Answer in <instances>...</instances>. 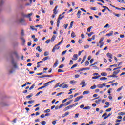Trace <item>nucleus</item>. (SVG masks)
Masks as SVG:
<instances>
[{"label":"nucleus","instance_id":"nucleus-20","mask_svg":"<svg viewBox=\"0 0 125 125\" xmlns=\"http://www.w3.org/2000/svg\"><path fill=\"white\" fill-rule=\"evenodd\" d=\"M113 15H115V16H116L117 17H120L121 16V14H117L115 12L113 13Z\"/></svg>","mask_w":125,"mask_h":125},{"label":"nucleus","instance_id":"nucleus-48","mask_svg":"<svg viewBox=\"0 0 125 125\" xmlns=\"http://www.w3.org/2000/svg\"><path fill=\"white\" fill-rule=\"evenodd\" d=\"M14 71V70H13V68H11V70H10L9 71V72L10 74H12V73H13Z\"/></svg>","mask_w":125,"mask_h":125},{"label":"nucleus","instance_id":"nucleus-6","mask_svg":"<svg viewBox=\"0 0 125 125\" xmlns=\"http://www.w3.org/2000/svg\"><path fill=\"white\" fill-rule=\"evenodd\" d=\"M72 106L71 105H69L64 109V111H68V110H70V109H72Z\"/></svg>","mask_w":125,"mask_h":125},{"label":"nucleus","instance_id":"nucleus-26","mask_svg":"<svg viewBox=\"0 0 125 125\" xmlns=\"http://www.w3.org/2000/svg\"><path fill=\"white\" fill-rule=\"evenodd\" d=\"M21 39L22 40L23 43H25V42H26V40L24 39L23 37H21Z\"/></svg>","mask_w":125,"mask_h":125},{"label":"nucleus","instance_id":"nucleus-38","mask_svg":"<svg viewBox=\"0 0 125 125\" xmlns=\"http://www.w3.org/2000/svg\"><path fill=\"white\" fill-rule=\"evenodd\" d=\"M48 58H49V57H45L42 59V61H45L47 60V59H48Z\"/></svg>","mask_w":125,"mask_h":125},{"label":"nucleus","instance_id":"nucleus-24","mask_svg":"<svg viewBox=\"0 0 125 125\" xmlns=\"http://www.w3.org/2000/svg\"><path fill=\"white\" fill-rule=\"evenodd\" d=\"M76 37V34L74 31H72L71 33V38H75Z\"/></svg>","mask_w":125,"mask_h":125},{"label":"nucleus","instance_id":"nucleus-50","mask_svg":"<svg viewBox=\"0 0 125 125\" xmlns=\"http://www.w3.org/2000/svg\"><path fill=\"white\" fill-rule=\"evenodd\" d=\"M91 10H96V7H91L90 8Z\"/></svg>","mask_w":125,"mask_h":125},{"label":"nucleus","instance_id":"nucleus-7","mask_svg":"<svg viewBox=\"0 0 125 125\" xmlns=\"http://www.w3.org/2000/svg\"><path fill=\"white\" fill-rule=\"evenodd\" d=\"M80 85H82V87L83 88L86 84H85V82L82 81L81 83H80Z\"/></svg>","mask_w":125,"mask_h":125},{"label":"nucleus","instance_id":"nucleus-10","mask_svg":"<svg viewBox=\"0 0 125 125\" xmlns=\"http://www.w3.org/2000/svg\"><path fill=\"white\" fill-rule=\"evenodd\" d=\"M55 39H56V36H55V35H53L50 41H51L52 42H53Z\"/></svg>","mask_w":125,"mask_h":125},{"label":"nucleus","instance_id":"nucleus-44","mask_svg":"<svg viewBox=\"0 0 125 125\" xmlns=\"http://www.w3.org/2000/svg\"><path fill=\"white\" fill-rule=\"evenodd\" d=\"M98 63V62H96L90 65V67H91V66H94L95 65H97Z\"/></svg>","mask_w":125,"mask_h":125},{"label":"nucleus","instance_id":"nucleus-29","mask_svg":"<svg viewBox=\"0 0 125 125\" xmlns=\"http://www.w3.org/2000/svg\"><path fill=\"white\" fill-rule=\"evenodd\" d=\"M73 24H74V21H71L69 29H71L72 27H73Z\"/></svg>","mask_w":125,"mask_h":125},{"label":"nucleus","instance_id":"nucleus-27","mask_svg":"<svg viewBox=\"0 0 125 125\" xmlns=\"http://www.w3.org/2000/svg\"><path fill=\"white\" fill-rule=\"evenodd\" d=\"M103 41H104V37H102L100 39V40L99 42V43H102L101 42H103Z\"/></svg>","mask_w":125,"mask_h":125},{"label":"nucleus","instance_id":"nucleus-51","mask_svg":"<svg viewBox=\"0 0 125 125\" xmlns=\"http://www.w3.org/2000/svg\"><path fill=\"white\" fill-rule=\"evenodd\" d=\"M62 68H64V64H61L59 66V69H62Z\"/></svg>","mask_w":125,"mask_h":125},{"label":"nucleus","instance_id":"nucleus-15","mask_svg":"<svg viewBox=\"0 0 125 125\" xmlns=\"http://www.w3.org/2000/svg\"><path fill=\"white\" fill-rule=\"evenodd\" d=\"M101 76H103V77H107V73L106 72H102L101 73Z\"/></svg>","mask_w":125,"mask_h":125},{"label":"nucleus","instance_id":"nucleus-22","mask_svg":"<svg viewBox=\"0 0 125 125\" xmlns=\"http://www.w3.org/2000/svg\"><path fill=\"white\" fill-rule=\"evenodd\" d=\"M72 102H73V100H70L68 102H66V106H68V105H70V104H71Z\"/></svg>","mask_w":125,"mask_h":125},{"label":"nucleus","instance_id":"nucleus-12","mask_svg":"<svg viewBox=\"0 0 125 125\" xmlns=\"http://www.w3.org/2000/svg\"><path fill=\"white\" fill-rule=\"evenodd\" d=\"M73 57L74 58H72V60H78V55L77 54H74L73 55Z\"/></svg>","mask_w":125,"mask_h":125},{"label":"nucleus","instance_id":"nucleus-41","mask_svg":"<svg viewBox=\"0 0 125 125\" xmlns=\"http://www.w3.org/2000/svg\"><path fill=\"white\" fill-rule=\"evenodd\" d=\"M50 112V109H48L44 111V113H49Z\"/></svg>","mask_w":125,"mask_h":125},{"label":"nucleus","instance_id":"nucleus-49","mask_svg":"<svg viewBox=\"0 0 125 125\" xmlns=\"http://www.w3.org/2000/svg\"><path fill=\"white\" fill-rule=\"evenodd\" d=\"M43 91H40L37 94H36V96H39V95L41 93H43Z\"/></svg>","mask_w":125,"mask_h":125},{"label":"nucleus","instance_id":"nucleus-63","mask_svg":"<svg viewBox=\"0 0 125 125\" xmlns=\"http://www.w3.org/2000/svg\"><path fill=\"white\" fill-rule=\"evenodd\" d=\"M63 27L65 28V29H67V28H68V24H64Z\"/></svg>","mask_w":125,"mask_h":125},{"label":"nucleus","instance_id":"nucleus-35","mask_svg":"<svg viewBox=\"0 0 125 125\" xmlns=\"http://www.w3.org/2000/svg\"><path fill=\"white\" fill-rule=\"evenodd\" d=\"M80 98L79 97H77L75 100H74V102H78L79 100H80Z\"/></svg>","mask_w":125,"mask_h":125},{"label":"nucleus","instance_id":"nucleus-3","mask_svg":"<svg viewBox=\"0 0 125 125\" xmlns=\"http://www.w3.org/2000/svg\"><path fill=\"white\" fill-rule=\"evenodd\" d=\"M58 64H59L58 60L56 59V61L55 62V63L54 64V65L53 66V68H56V67H57V66H58Z\"/></svg>","mask_w":125,"mask_h":125},{"label":"nucleus","instance_id":"nucleus-32","mask_svg":"<svg viewBox=\"0 0 125 125\" xmlns=\"http://www.w3.org/2000/svg\"><path fill=\"white\" fill-rule=\"evenodd\" d=\"M61 15H60L59 17H58V19H60V20H61V19H62V18H64V17H65V16H62L61 17Z\"/></svg>","mask_w":125,"mask_h":125},{"label":"nucleus","instance_id":"nucleus-52","mask_svg":"<svg viewBox=\"0 0 125 125\" xmlns=\"http://www.w3.org/2000/svg\"><path fill=\"white\" fill-rule=\"evenodd\" d=\"M78 104H79V103H76L71 105V106H72V108H73V107H76V106H77V105H78Z\"/></svg>","mask_w":125,"mask_h":125},{"label":"nucleus","instance_id":"nucleus-34","mask_svg":"<svg viewBox=\"0 0 125 125\" xmlns=\"http://www.w3.org/2000/svg\"><path fill=\"white\" fill-rule=\"evenodd\" d=\"M96 88V85H94L90 87V89H95Z\"/></svg>","mask_w":125,"mask_h":125},{"label":"nucleus","instance_id":"nucleus-13","mask_svg":"<svg viewBox=\"0 0 125 125\" xmlns=\"http://www.w3.org/2000/svg\"><path fill=\"white\" fill-rule=\"evenodd\" d=\"M81 13H82V11L79 10L77 12V17H78V18H81Z\"/></svg>","mask_w":125,"mask_h":125},{"label":"nucleus","instance_id":"nucleus-39","mask_svg":"<svg viewBox=\"0 0 125 125\" xmlns=\"http://www.w3.org/2000/svg\"><path fill=\"white\" fill-rule=\"evenodd\" d=\"M93 27L92 26H90L89 28H87V32H90V30L92 29Z\"/></svg>","mask_w":125,"mask_h":125},{"label":"nucleus","instance_id":"nucleus-57","mask_svg":"<svg viewBox=\"0 0 125 125\" xmlns=\"http://www.w3.org/2000/svg\"><path fill=\"white\" fill-rule=\"evenodd\" d=\"M74 64V62H73V60H71L70 61L69 65H73Z\"/></svg>","mask_w":125,"mask_h":125},{"label":"nucleus","instance_id":"nucleus-4","mask_svg":"<svg viewBox=\"0 0 125 125\" xmlns=\"http://www.w3.org/2000/svg\"><path fill=\"white\" fill-rule=\"evenodd\" d=\"M32 15H33V13H31L28 14H25L23 16L24 17H26L27 18H31V16H32Z\"/></svg>","mask_w":125,"mask_h":125},{"label":"nucleus","instance_id":"nucleus-33","mask_svg":"<svg viewBox=\"0 0 125 125\" xmlns=\"http://www.w3.org/2000/svg\"><path fill=\"white\" fill-rule=\"evenodd\" d=\"M112 67H115V68H117V67H118V65L113 64V65H110L109 68H112Z\"/></svg>","mask_w":125,"mask_h":125},{"label":"nucleus","instance_id":"nucleus-61","mask_svg":"<svg viewBox=\"0 0 125 125\" xmlns=\"http://www.w3.org/2000/svg\"><path fill=\"white\" fill-rule=\"evenodd\" d=\"M73 97H74V95H71L70 96H69V98H67V99H72V98H73Z\"/></svg>","mask_w":125,"mask_h":125},{"label":"nucleus","instance_id":"nucleus-53","mask_svg":"<svg viewBox=\"0 0 125 125\" xmlns=\"http://www.w3.org/2000/svg\"><path fill=\"white\" fill-rule=\"evenodd\" d=\"M50 42V40L49 39L45 41V43H46L47 44H48V43H49Z\"/></svg>","mask_w":125,"mask_h":125},{"label":"nucleus","instance_id":"nucleus-11","mask_svg":"<svg viewBox=\"0 0 125 125\" xmlns=\"http://www.w3.org/2000/svg\"><path fill=\"white\" fill-rule=\"evenodd\" d=\"M4 3V0H0V8L2 7V5H3Z\"/></svg>","mask_w":125,"mask_h":125},{"label":"nucleus","instance_id":"nucleus-28","mask_svg":"<svg viewBox=\"0 0 125 125\" xmlns=\"http://www.w3.org/2000/svg\"><path fill=\"white\" fill-rule=\"evenodd\" d=\"M90 108H91L90 106H85L83 109L84 110H90Z\"/></svg>","mask_w":125,"mask_h":125},{"label":"nucleus","instance_id":"nucleus-31","mask_svg":"<svg viewBox=\"0 0 125 125\" xmlns=\"http://www.w3.org/2000/svg\"><path fill=\"white\" fill-rule=\"evenodd\" d=\"M108 78L106 77H102L100 78V81H104V80H107Z\"/></svg>","mask_w":125,"mask_h":125},{"label":"nucleus","instance_id":"nucleus-16","mask_svg":"<svg viewBox=\"0 0 125 125\" xmlns=\"http://www.w3.org/2000/svg\"><path fill=\"white\" fill-rule=\"evenodd\" d=\"M120 70L119 69H117V70H115L113 72V74H115V75H118V74L119 73H120Z\"/></svg>","mask_w":125,"mask_h":125},{"label":"nucleus","instance_id":"nucleus-21","mask_svg":"<svg viewBox=\"0 0 125 125\" xmlns=\"http://www.w3.org/2000/svg\"><path fill=\"white\" fill-rule=\"evenodd\" d=\"M21 37H24L25 36V34L24 33V30L22 29L21 32Z\"/></svg>","mask_w":125,"mask_h":125},{"label":"nucleus","instance_id":"nucleus-36","mask_svg":"<svg viewBox=\"0 0 125 125\" xmlns=\"http://www.w3.org/2000/svg\"><path fill=\"white\" fill-rule=\"evenodd\" d=\"M89 64V62L88 61H86L85 62V66H88Z\"/></svg>","mask_w":125,"mask_h":125},{"label":"nucleus","instance_id":"nucleus-45","mask_svg":"<svg viewBox=\"0 0 125 125\" xmlns=\"http://www.w3.org/2000/svg\"><path fill=\"white\" fill-rule=\"evenodd\" d=\"M41 125H45L46 124V122L45 121H42L41 122Z\"/></svg>","mask_w":125,"mask_h":125},{"label":"nucleus","instance_id":"nucleus-8","mask_svg":"<svg viewBox=\"0 0 125 125\" xmlns=\"http://www.w3.org/2000/svg\"><path fill=\"white\" fill-rule=\"evenodd\" d=\"M106 56L108 57V58H110V59H112L113 58V55L110 53H107L106 54Z\"/></svg>","mask_w":125,"mask_h":125},{"label":"nucleus","instance_id":"nucleus-30","mask_svg":"<svg viewBox=\"0 0 125 125\" xmlns=\"http://www.w3.org/2000/svg\"><path fill=\"white\" fill-rule=\"evenodd\" d=\"M77 66H78V63H76V64H74V65L71 67V69H74V68H76V67H77Z\"/></svg>","mask_w":125,"mask_h":125},{"label":"nucleus","instance_id":"nucleus-25","mask_svg":"<svg viewBox=\"0 0 125 125\" xmlns=\"http://www.w3.org/2000/svg\"><path fill=\"white\" fill-rule=\"evenodd\" d=\"M106 36H108V37H111V36H113V31H111L109 33L107 34Z\"/></svg>","mask_w":125,"mask_h":125},{"label":"nucleus","instance_id":"nucleus-14","mask_svg":"<svg viewBox=\"0 0 125 125\" xmlns=\"http://www.w3.org/2000/svg\"><path fill=\"white\" fill-rule=\"evenodd\" d=\"M36 50H38L39 52H42V50L41 49L40 46H37L36 48Z\"/></svg>","mask_w":125,"mask_h":125},{"label":"nucleus","instance_id":"nucleus-5","mask_svg":"<svg viewBox=\"0 0 125 125\" xmlns=\"http://www.w3.org/2000/svg\"><path fill=\"white\" fill-rule=\"evenodd\" d=\"M55 80H52L51 81L48 82L47 83H45L44 84V86H45V87H46V86H48L49 83H53V82H54Z\"/></svg>","mask_w":125,"mask_h":125},{"label":"nucleus","instance_id":"nucleus-17","mask_svg":"<svg viewBox=\"0 0 125 125\" xmlns=\"http://www.w3.org/2000/svg\"><path fill=\"white\" fill-rule=\"evenodd\" d=\"M77 83V81H74V80H72V81H70V84H73V85H74V84H75V83Z\"/></svg>","mask_w":125,"mask_h":125},{"label":"nucleus","instance_id":"nucleus-18","mask_svg":"<svg viewBox=\"0 0 125 125\" xmlns=\"http://www.w3.org/2000/svg\"><path fill=\"white\" fill-rule=\"evenodd\" d=\"M60 47H57V48H56V46H54L52 49V52H55V50L56 49H59Z\"/></svg>","mask_w":125,"mask_h":125},{"label":"nucleus","instance_id":"nucleus-37","mask_svg":"<svg viewBox=\"0 0 125 125\" xmlns=\"http://www.w3.org/2000/svg\"><path fill=\"white\" fill-rule=\"evenodd\" d=\"M49 54V53L47 51H46L44 53V56H47Z\"/></svg>","mask_w":125,"mask_h":125},{"label":"nucleus","instance_id":"nucleus-9","mask_svg":"<svg viewBox=\"0 0 125 125\" xmlns=\"http://www.w3.org/2000/svg\"><path fill=\"white\" fill-rule=\"evenodd\" d=\"M86 70H90V68L89 67L82 68L81 69L79 70V72H82V71H85Z\"/></svg>","mask_w":125,"mask_h":125},{"label":"nucleus","instance_id":"nucleus-64","mask_svg":"<svg viewBox=\"0 0 125 125\" xmlns=\"http://www.w3.org/2000/svg\"><path fill=\"white\" fill-rule=\"evenodd\" d=\"M100 125H106V123L104 122H103Z\"/></svg>","mask_w":125,"mask_h":125},{"label":"nucleus","instance_id":"nucleus-19","mask_svg":"<svg viewBox=\"0 0 125 125\" xmlns=\"http://www.w3.org/2000/svg\"><path fill=\"white\" fill-rule=\"evenodd\" d=\"M86 59V56H84L83 58V59L82 60V62H81V64H83L84 62V61H85V60Z\"/></svg>","mask_w":125,"mask_h":125},{"label":"nucleus","instance_id":"nucleus-59","mask_svg":"<svg viewBox=\"0 0 125 125\" xmlns=\"http://www.w3.org/2000/svg\"><path fill=\"white\" fill-rule=\"evenodd\" d=\"M119 115H120V116H124V115H125V113L120 112V113H119Z\"/></svg>","mask_w":125,"mask_h":125},{"label":"nucleus","instance_id":"nucleus-42","mask_svg":"<svg viewBox=\"0 0 125 125\" xmlns=\"http://www.w3.org/2000/svg\"><path fill=\"white\" fill-rule=\"evenodd\" d=\"M34 102H35V101H34V100H31V101H28V103L29 104H33V103H34Z\"/></svg>","mask_w":125,"mask_h":125},{"label":"nucleus","instance_id":"nucleus-40","mask_svg":"<svg viewBox=\"0 0 125 125\" xmlns=\"http://www.w3.org/2000/svg\"><path fill=\"white\" fill-rule=\"evenodd\" d=\"M68 86L67 84H64L62 86V88H68Z\"/></svg>","mask_w":125,"mask_h":125},{"label":"nucleus","instance_id":"nucleus-43","mask_svg":"<svg viewBox=\"0 0 125 125\" xmlns=\"http://www.w3.org/2000/svg\"><path fill=\"white\" fill-rule=\"evenodd\" d=\"M62 42H63V39H62V40L60 42H59L57 45H60V44H61V43H62Z\"/></svg>","mask_w":125,"mask_h":125},{"label":"nucleus","instance_id":"nucleus-1","mask_svg":"<svg viewBox=\"0 0 125 125\" xmlns=\"http://www.w3.org/2000/svg\"><path fill=\"white\" fill-rule=\"evenodd\" d=\"M13 55H16V57H18V54L17 52L14 50H12L9 52V56L11 58V63L14 68H17L16 63L14 62V59H13Z\"/></svg>","mask_w":125,"mask_h":125},{"label":"nucleus","instance_id":"nucleus-62","mask_svg":"<svg viewBox=\"0 0 125 125\" xmlns=\"http://www.w3.org/2000/svg\"><path fill=\"white\" fill-rule=\"evenodd\" d=\"M79 113H76V114H75V115L74 118H75L76 119H77V118H78V117H79Z\"/></svg>","mask_w":125,"mask_h":125},{"label":"nucleus","instance_id":"nucleus-2","mask_svg":"<svg viewBox=\"0 0 125 125\" xmlns=\"http://www.w3.org/2000/svg\"><path fill=\"white\" fill-rule=\"evenodd\" d=\"M18 22H19V23H20L21 24H23L24 23H25V19H23V18H21V19H19L17 20Z\"/></svg>","mask_w":125,"mask_h":125},{"label":"nucleus","instance_id":"nucleus-47","mask_svg":"<svg viewBox=\"0 0 125 125\" xmlns=\"http://www.w3.org/2000/svg\"><path fill=\"white\" fill-rule=\"evenodd\" d=\"M94 33L93 32H90V33L88 34V37H91L92 35H93Z\"/></svg>","mask_w":125,"mask_h":125},{"label":"nucleus","instance_id":"nucleus-55","mask_svg":"<svg viewBox=\"0 0 125 125\" xmlns=\"http://www.w3.org/2000/svg\"><path fill=\"white\" fill-rule=\"evenodd\" d=\"M63 106H64V104H61L59 106V109H61V108L63 107Z\"/></svg>","mask_w":125,"mask_h":125},{"label":"nucleus","instance_id":"nucleus-56","mask_svg":"<svg viewBox=\"0 0 125 125\" xmlns=\"http://www.w3.org/2000/svg\"><path fill=\"white\" fill-rule=\"evenodd\" d=\"M89 48V45H85L84 46V48H85V49H86V48Z\"/></svg>","mask_w":125,"mask_h":125},{"label":"nucleus","instance_id":"nucleus-54","mask_svg":"<svg viewBox=\"0 0 125 125\" xmlns=\"http://www.w3.org/2000/svg\"><path fill=\"white\" fill-rule=\"evenodd\" d=\"M64 71L62 69H58V73H62V72H63Z\"/></svg>","mask_w":125,"mask_h":125},{"label":"nucleus","instance_id":"nucleus-23","mask_svg":"<svg viewBox=\"0 0 125 125\" xmlns=\"http://www.w3.org/2000/svg\"><path fill=\"white\" fill-rule=\"evenodd\" d=\"M83 95H84V94H89V91H88V90L84 91L83 93Z\"/></svg>","mask_w":125,"mask_h":125},{"label":"nucleus","instance_id":"nucleus-60","mask_svg":"<svg viewBox=\"0 0 125 125\" xmlns=\"http://www.w3.org/2000/svg\"><path fill=\"white\" fill-rule=\"evenodd\" d=\"M64 93L63 92H60V93H58L57 95H56V96H59L60 95H61V94H63Z\"/></svg>","mask_w":125,"mask_h":125},{"label":"nucleus","instance_id":"nucleus-58","mask_svg":"<svg viewBox=\"0 0 125 125\" xmlns=\"http://www.w3.org/2000/svg\"><path fill=\"white\" fill-rule=\"evenodd\" d=\"M98 87L99 88H103V86L102 85V84H99V85H98Z\"/></svg>","mask_w":125,"mask_h":125},{"label":"nucleus","instance_id":"nucleus-46","mask_svg":"<svg viewBox=\"0 0 125 125\" xmlns=\"http://www.w3.org/2000/svg\"><path fill=\"white\" fill-rule=\"evenodd\" d=\"M35 87V84H33L30 88H29V90H31V89H33V88H34Z\"/></svg>","mask_w":125,"mask_h":125}]
</instances>
